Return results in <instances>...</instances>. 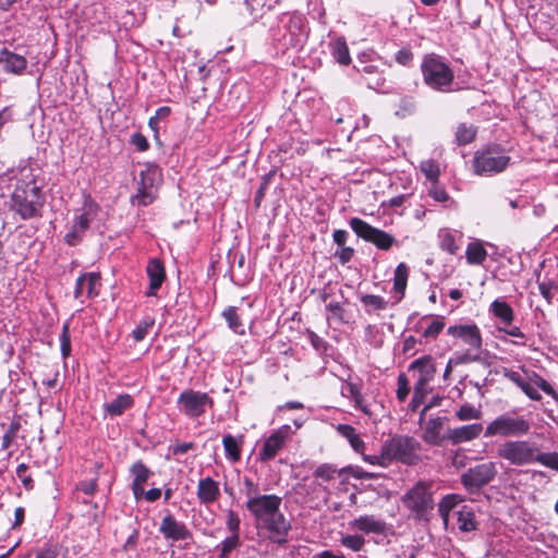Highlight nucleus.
Returning a JSON list of instances; mask_svg holds the SVG:
<instances>
[{"instance_id":"0e129e2a","label":"nucleus","mask_w":558,"mask_h":558,"mask_svg":"<svg viewBox=\"0 0 558 558\" xmlns=\"http://www.w3.org/2000/svg\"><path fill=\"white\" fill-rule=\"evenodd\" d=\"M20 428L19 422H13L2 437V448L8 449Z\"/></svg>"},{"instance_id":"473e14b6","label":"nucleus","mask_w":558,"mask_h":558,"mask_svg":"<svg viewBox=\"0 0 558 558\" xmlns=\"http://www.w3.org/2000/svg\"><path fill=\"white\" fill-rule=\"evenodd\" d=\"M458 527L462 532H471L476 530L477 522L475 521V514L472 509L463 506L461 510L458 511Z\"/></svg>"},{"instance_id":"393cba45","label":"nucleus","mask_w":558,"mask_h":558,"mask_svg":"<svg viewBox=\"0 0 558 558\" xmlns=\"http://www.w3.org/2000/svg\"><path fill=\"white\" fill-rule=\"evenodd\" d=\"M489 311L498 320L497 326H510L514 320V311L506 301L495 300Z\"/></svg>"},{"instance_id":"c756f323","label":"nucleus","mask_w":558,"mask_h":558,"mask_svg":"<svg viewBox=\"0 0 558 558\" xmlns=\"http://www.w3.org/2000/svg\"><path fill=\"white\" fill-rule=\"evenodd\" d=\"M409 276V268L404 263H400L395 270L393 291L399 293L398 302L404 296L407 282Z\"/></svg>"},{"instance_id":"2f4dec72","label":"nucleus","mask_w":558,"mask_h":558,"mask_svg":"<svg viewBox=\"0 0 558 558\" xmlns=\"http://www.w3.org/2000/svg\"><path fill=\"white\" fill-rule=\"evenodd\" d=\"M359 71L365 75L364 78L371 88H379L386 82L383 73H379L377 68L373 64H364L362 69H359Z\"/></svg>"},{"instance_id":"13d9d810","label":"nucleus","mask_w":558,"mask_h":558,"mask_svg":"<svg viewBox=\"0 0 558 558\" xmlns=\"http://www.w3.org/2000/svg\"><path fill=\"white\" fill-rule=\"evenodd\" d=\"M243 484L245 487V496H246L247 500H251L254 498H259L263 496L259 494L258 485L255 484L252 478L245 476L243 478Z\"/></svg>"},{"instance_id":"58836bf2","label":"nucleus","mask_w":558,"mask_h":558,"mask_svg":"<svg viewBox=\"0 0 558 558\" xmlns=\"http://www.w3.org/2000/svg\"><path fill=\"white\" fill-rule=\"evenodd\" d=\"M130 473L133 476V482L135 484L145 485L151 475V471L141 461L134 462L130 468Z\"/></svg>"},{"instance_id":"b1692460","label":"nucleus","mask_w":558,"mask_h":558,"mask_svg":"<svg viewBox=\"0 0 558 558\" xmlns=\"http://www.w3.org/2000/svg\"><path fill=\"white\" fill-rule=\"evenodd\" d=\"M349 524L352 529L359 530L366 534H380L386 529L385 522L379 519H376L374 515H361L352 520Z\"/></svg>"},{"instance_id":"de8ad7c7","label":"nucleus","mask_w":558,"mask_h":558,"mask_svg":"<svg viewBox=\"0 0 558 558\" xmlns=\"http://www.w3.org/2000/svg\"><path fill=\"white\" fill-rule=\"evenodd\" d=\"M421 171L425 177L436 183L440 174L439 167L434 160H425L421 163Z\"/></svg>"},{"instance_id":"49530a36","label":"nucleus","mask_w":558,"mask_h":558,"mask_svg":"<svg viewBox=\"0 0 558 558\" xmlns=\"http://www.w3.org/2000/svg\"><path fill=\"white\" fill-rule=\"evenodd\" d=\"M340 544L353 551H360L365 545V539L361 535H343L340 538Z\"/></svg>"},{"instance_id":"c85d7f7f","label":"nucleus","mask_w":558,"mask_h":558,"mask_svg":"<svg viewBox=\"0 0 558 558\" xmlns=\"http://www.w3.org/2000/svg\"><path fill=\"white\" fill-rule=\"evenodd\" d=\"M463 501V497L458 494H449L442 497L438 504V512L445 524L448 523L450 511Z\"/></svg>"},{"instance_id":"ddd939ff","label":"nucleus","mask_w":558,"mask_h":558,"mask_svg":"<svg viewBox=\"0 0 558 558\" xmlns=\"http://www.w3.org/2000/svg\"><path fill=\"white\" fill-rule=\"evenodd\" d=\"M290 425H282L278 429L274 430L265 439L264 445L258 452L259 460L263 462L272 460L290 438Z\"/></svg>"},{"instance_id":"7ed1b4c3","label":"nucleus","mask_w":558,"mask_h":558,"mask_svg":"<svg viewBox=\"0 0 558 558\" xmlns=\"http://www.w3.org/2000/svg\"><path fill=\"white\" fill-rule=\"evenodd\" d=\"M497 454L512 465L538 462L549 469L554 457V452H542L535 444L526 440H508L498 447Z\"/></svg>"},{"instance_id":"bf43d9fd","label":"nucleus","mask_w":558,"mask_h":558,"mask_svg":"<svg viewBox=\"0 0 558 558\" xmlns=\"http://www.w3.org/2000/svg\"><path fill=\"white\" fill-rule=\"evenodd\" d=\"M336 473H337V469L333 465L325 463V464L319 465L315 470L314 475L316 477H320L325 481H329V480L333 478Z\"/></svg>"},{"instance_id":"774afa93","label":"nucleus","mask_w":558,"mask_h":558,"mask_svg":"<svg viewBox=\"0 0 558 558\" xmlns=\"http://www.w3.org/2000/svg\"><path fill=\"white\" fill-rule=\"evenodd\" d=\"M130 142L140 151H146L149 148L148 141L142 133L132 134Z\"/></svg>"},{"instance_id":"4d7b16f0","label":"nucleus","mask_w":558,"mask_h":558,"mask_svg":"<svg viewBox=\"0 0 558 558\" xmlns=\"http://www.w3.org/2000/svg\"><path fill=\"white\" fill-rule=\"evenodd\" d=\"M349 474L355 478H373V474L364 471L360 466L349 465L339 471V475Z\"/></svg>"},{"instance_id":"423d86ee","label":"nucleus","mask_w":558,"mask_h":558,"mask_svg":"<svg viewBox=\"0 0 558 558\" xmlns=\"http://www.w3.org/2000/svg\"><path fill=\"white\" fill-rule=\"evenodd\" d=\"M433 483L418 481L401 498L403 506L413 513L415 520H430V513L434 510Z\"/></svg>"},{"instance_id":"c03bdc74","label":"nucleus","mask_w":558,"mask_h":558,"mask_svg":"<svg viewBox=\"0 0 558 558\" xmlns=\"http://www.w3.org/2000/svg\"><path fill=\"white\" fill-rule=\"evenodd\" d=\"M156 199V194L153 190L137 187V193L132 196L131 202L133 205L148 206Z\"/></svg>"},{"instance_id":"39448f33","label":"nucleus","mask_w":558,"mask_h":558,"mask_svg":"<svg viewBox=\"0 0 558 558\" xmlns=\"http://www.w3.org/2000/svg\"><path fill=\"white\" fill-rule=\"evenodd\" d=\"M421 444L411 436L395 435L381 446V459L384 463L393 461L405 465H415L420 461Z\"/></svg>"},{"instance_id":"5701e85b","label":"nucleus","mask_w":558,"mask_h":558,"mask_svg":"<svg viewBox=\"0 0 558 558\" xmlns=\"http://www.w3.org/2000/svg\"><path fill=\"white\" fill-rule=\"evenodd\" d=\"M196 495L202 504H213L220 496L219 485L211 477L202 478L198 482Z\"/></svg>"},{"instance_id":"69168bd1","label":"nucleus","mask_w":558,"mask_h":558,"mask_svg":"<svg viewBox=\"0 0 558 558\" xmlns=\"http://www.w3.org/2000/svg\"><path fill=\"white\" fill-rule=\"evenodd\" d=\"M28 466L25 463H21L16 468V475L22 481L24 487L26 489H32L34 487V482L29 475H26Z\"/></svg>"},{"instance_id":"20e7f679","label":"nucleus","mask_w":558,"mask_h":558,"mask_svg":"<svg viewBox=\"0 0 558 558\" xmlns=\"http://www.w3.org/2000/svg\"><path fill=\"white\" fill-rule=\"evenodd\" d=\"M270 35L284 49L301 48L308 37L306 17L298 12L284 13L279 19L278 27L270 28Z\"/></svg>"},{"instance_id":"0eeeda50","label":"nucleus","mask_w":558,"mask_h":558,"mask_svg":"<svg viewBox=\"0 0 558 558\" xmlns=\"http://www.w3.org/2000/svg\"><path fill=\"white\" fill-rule=\"evenodd\" d=\"M424 83L438 92H448L453 82L454 74L441 57L426 54L421 64Z\"/></svg>"},{"instance_id":"c9c22d12","label":"nucleus","mask_w":558,"mask_h":558,"mask_svg":"<svg viewBox=\"0 0 558 558\" xmlns=\"http://www.w3.org/2000/svg\"><path fill=\"white\" fill-rule=\"evenodd\" d=\"M465 257L471 265H482L487 257V252L482 243L471 242L466 247Z\"/></svg>"},{"instance_id":"cd10ccee","label":"nucleus","mask_w":558,"mask_h":558,"mask_svg":"<svg viewBox=\"0 0 558 558\" xmlns=\"http://www.w3.org/2000/svg\"><path fill=\"white\" fill-rule=\"evenodd\" d=\"M360 301L364 306L365 313L369 315L378 311H385L388 307V301L380 295L363 294Z\"/></svg>"},{"instance_id":"4be33fe9","label":"nucleus","mask_w":558,"mask_h":558,"mask_svg":"<svg viewBox=\"0 0 558 558\" xmlns=\"http://www.w3.org/2000/svg\"><path fill=\"white\" fill-rule=\"evenodd\" d=\"M146 271L149 278V290L146 292V295L153 296L156 295L157 290L160 289L166 278L163 264L159 259H150Z\"/></svg>"},{"instance_id":"09e8293b","label":"nucleus","mask_w":558,"mask_h":558,"mask_svg":"<svg viewBox=\"0 0 558 558\" xmlns=\"http://www.w3.org/2000/svg\"><path fill=\"white\" fill-rule=\"evenodd\" d=\"M60 348L63 357H68L71 354V337L69 323H65L62 326V331L60 335Z\"/></svg>"},{"instance_id":"6e6552de","label":"nucleus","mask_w":558,"mask_h":558,"mask_svg":"<svg viewBox=\"0 0 558 558\" xmlns=\"http://www.w3.org/2000/svg\"><path fill=\"white\" fill-rule=\"evenodd\" d=\"M531 424L515 412H505L495 417L485 428L484 437H522L530 433Z\"/></svg>"},{"instance_id":"a878e982","label":"nucleus","mask_w":558,"mask_h":558,"mask_svg":"<svg viewBox=\"0 0 558 558\" xmlns=\"http://www.w3.org/2000/svg\"><path fill=\"white\" fill-rule=\"evenodd\" d=\"M133 405V398L123 393L118 396L114 400L105 404V410L112 416L121 415L125 410L130 409Z\"/></svg>"},{"instance_id":"bb28decb","label":"nucleus","mask_w":558,"mask_h":558,"mask_svg":"<svg viewBox=\"0 0 558 558\" xmlns=\"http://www.w3.org/2000/svg\"><path fill=\"white\" fill-rule=\"evenodd\" d=\"M336 428L339 435L348 439L354 451L361 453L363 452L365 448V442L356 434L355 428L353 426L348 424H339Z\"/></svg>"},{"instance_id":"603ef678","label":"nucleus","mask_w":558,"mask_h":558,"mask_svg":"<svg viewBox=\"0 0 558 558\" xmlns=\"http://www.w3.org/2000/svg\"><path fill=\"white\" fill-rule=\"evenodd\" d=\"M398 388H397V399L400 402L405 401L410 393V386H409V379L405 374L401 373L398 376Z\"/></svg>"},{"instance_id":"f03ea898","label":"nucleus","mask_w":558,"mask_h":558,"mask_svg":"<svg viewBox=\"0 0 558 558\" xmlns=\"http://www.w3.org/2000/svg\"><path fill=\"white\" fill-rule=\"evenodd\" d=\"M45 198L32 175L20 179L11 194L10 209L23 220L41 216Z\"/></svg>"},{"instance_id":"864d4df0","label":"nucleus","mask_w":558,"mask_h":558,"mask_svg":"<svg viewBox=\"0 0 558 558\" xmlns=\"http://www.w3.org/2000/svg\"><path fill=\"white\" fill-rule=\"evenodd\" d=\"M240 524L241 520L239 514L233 510H228L226 525L229 532L234 535H240Z\"/></svg>"},{"instance_id":"a19ab883","label":"nucleus","mask_w":558,"mask_h":558,"mask_svg":"<svg viewBox=\"0 0 558 558\" xmlns=\"http://www.w3.org/2000/svg\"><path fill=\"white\" fill-rule=\"evenodd\" d=\"M241 545L240 535L231 534L218 546V558H228L230 553Z\"/></svg>"},{"instance_id":"2eb2a0df","label":"nucleus","mask_w":558,"mask_h":558,"mask_svg":"<svg viewBox=\"0 0 558 558\" xmlns=\"http://www.w3.org/2000/svg\"><path fill=\"white\" fill-rule=\"evenodd\" d=\"M159 532L166 539L172 542L186 541L192 538V533L183 522L178 521L172 514L162 518Z\"/></svg>"},{"instance_id":"680f3d73","label":"nucleus","mask_w":558,"mask_h":558,"mask_svg":"<svg viewBox=\"0 0 558 558\" xmlns=\"http://www.w3.org/2000/svg\"><path fill=\"white\" fill-rule=\"evenodd\" d=\"M531 400L541 401L542 396L536 390V388L530 383V380L524 378L522 384L518 386Z\"/></svg>"},{"instance_id":"a18cd8bd","label":"nucleus","mask_w":558,"mask_h":558,"mask_svg":"<svg viewBox=\"0 0 558 558\" xmlns=\"http://www.w3.org/2000/svg\"><path fill=\"white\" fill-rule=\"evenodd\" d=\"M154 325L155 319L153 317L143 318L132 332L134 340L136 342L144 340V338L147 336L149 328H151Z\"/></svg>"},{"instance_id":"aec40b11","label":"nucleus","mask_w":558,"mask_h":558,"mask_svg":"<svg viewBox=\"0 0 558 558\" xmlns=\"http://www.w3.org/2000/svg\"><path fill=\"white\" fill-rule=\"evenodd\" d=\"M0 63L7 73L22 75L27 66V60L17 53L10 51L8 48L0 49Z\"/></svg>"},{"instance_id":"f257e3e1","label":"nucleus","mask_w":558,"mask_h":558,"mask_svg":"<svg viewBox=\"0 0 558 558\" xmlns=\"http://www.w3.org/2000/svg\"><path fill=\"white\" fill-rule=\"evenodd\" d=\"M282 498L271 494L246 500L245 508L253 515L260 535L270 543L284 546L291 531V522L281 512Z\"/></svg>"},{"instance_id":"3c124183","label":"nucleus","mask_w":558,"mask_h":558,"mask_svg":"<svg viewBox=\"0 0 558 558\" xmlns=\"http://www.w3.org/2000/svg\"><path fill=\"white\" fill-rule=\"evenodd\" d=\"M427 393L428 388H421L414 386L413 396L409 403L410 411L415 412L418 409V407L424 403Z\"/></svg>"},{"instance_id":"dca6fc26","label":"nucleus","mask_w":558,"mask_h":558,"mask_svg":"<svg viewBox=\"0 0 558 558\" xmlns=\"http://www.w3.org/2000/svg\"><path fill=\"white\" fill-rule=\"evenodd\" d=\"M447 332L453 338L461 339L471 350L478 351L482 348L481 331L475 324L450 326Z\"/></svg>"},{"instance_id":"f704fd0d","label":"nucleus","mask_w":558,"mask_h":558,"mask_svg":"<svg viewBox=\"0 0 558 558\" xmlns=\"http://www.w3.org/2000/svg\"><path fill=\"white\" fill-rule=\"evenodd\" d=\"M241 444H242V438L240 440H238L235 437H233L230 434L223 436L222 445L225 448L226 456L230 461L236 462L240 460Z\"/></svg>"},{"instance_id":"72a5a7b5","label":"nucleus","mask_w":558,"mask_h":558,"mask_svg":"<svg viewBox=\"0 0 558 558\" xmlns=\"http://www.w3.org/2000/svg\"><path fill=\"white\" fill-rule=\"evenodd\" d=\"M159 175L160 169L157 166H147L145 170L140 172L138 187L153 190Z\"/></svg>"},{"instance_id":"052dcab7","label":"nucleus","mask_w":558,"mask_h":558,"mask_svg":"<svg viewBox=\"0 0 558 558\" xmlns=\"http://www.w3.org/2000/svg\"><path fill=\"white\" fill-rule=\"evenodd\" d=\"M531 400L541 401L542 396L536 390V388L530 383V380L524 378L522 384L518 386Z\"/></svg>"},{"instance_id":"f8f14e48","label":"nucleus","mask_w":558,"mask_h":558,"mask_svg":"<svg viewBox=\"0 0 558 558\" xmlns=\"http://www.w3.org/2000/svg\"><path fill=\"white\" fill-rule=\"evenodd\" d=\"M496 474V464L494 462H484L468 469L461 475V483L469 493L475 494L490 483Z\"/></svg>"},{"instance_id":"412c9836","label":"nucleus","mask_w":558,"mask_h":558,"mask_svg":"<svg viewBox=\"0 0 558 558\" xmlns=\"http://www.w3.org/2000/svg\"><path fill=\"white\" fill-rule=\"evenodd\" d=\"M100 276L97 272H87L81 275L76 279L74 298L80 299L84 292H86L88 298H94L99 294V291L96 289L99 286Z\"/></svg>"},{"instance_id":"9d476101","label":"nucleus","mask_w":558,"mask_h":558,"mask_svg":"<svg viewBox=\"0 0 558 558\" xmlns=\"http://www.w3.org/2000/svg\"><path fill=\"white\" fill-rule=\"evenodd\" d=\"M177 405L186 417L197 418L205 414L207 408L214 407V400L206 392L185 389L180 393Z\"/></svg>"},{"instance_id":"e433bc0d","label":"nucleus","mask_w":558,"mask_h":558,"mask_svg":"<svg viewBox=\"0 0 558 558\" xmlns=\"http://www.w3.org/2000/svg\"><path fill=\"white\" fill-rule=\"evenodd\" d=\"M523 372L526 375V378L530 380V383L534 386L539 388L542 391H544L546 395L553 397L554 399H558L556 390L551 387V385L542 377L538 373L534 371H527L523 368Z\"/></svg>"},{"instance_id":"37998d69","label":"nucleus","mask_w":558,"mask_h":558,"mask_svg":"<svg viewBox=\"0 0 558 558\" xmlns=\"http://www.w3.org/2000/svg\"><path fill=\"white\" fill-rule=\"evenodd\" d=\"M476 134V130L472 125H466L465 123H461L457 128L456 138L459 145H466L471 143Z\"/></svg>"},{"instance_id":"7c9ffc66","label":"nucleus","mask_w":558,"mask_h":558,"mask_svg":"<svg viewBox=\"0 0 558 558\" xmlns=\"http://www.w3.org/2000/svg\"><path fill=\"white\" fill-rule=\"evenodd\" d=\"M222 316L226 319L228 327L236 335L243 336L245 333L244 324L238 313L235 306H229L222 312Z\"/></svg>"},{"instance_id":"e2e57ef3","label":"nucleus","mask_w":558,"mask_h":558,"mask_svg":"<svg viewBox=\"0 0 558 558\" xmlns=\"http://www.w3.org/2000/svg\"><path fill=\"white\" fill-rule=\"evenodd\" d=\"M444 327L445 323L442 319H435L424 330L423 336L425 338H436L439 335V332L444 329Z\"/></svg>"},{"instance_id":"4c0bfd02","label":"nucleus","mask_w":558,"mask_h":558,"mask_svg":"<svg viewBox=\"0 0 558 558\" xmlns=\"http://www.w3.org/2000/svg\"><path fill=\"white\" fill-rule=\"evenodd\" d=\"M331 53L335 60L340 64L347 65L351 61L347 41L342 37L337 38L331 44Z\"/></svg>"},{"instance_id":"6e6d98bb","label":"nucleus","mask_w":558,"mask_h":558,"mask_svg":"<svg viewBox=\"0 0 558 558\" xmlns=\"http://www.w3.org/2000/svg\"><path fill=\"white\" fill-rule=\"evenodd\" d=\"M452 359L454 361V365L480 362L482 360L480 353L474 352V350L471 349H468L463 354L457 355Z\"/></svg>"},{"instance_id":"1a4fd4ad","label":"nucleus","mask_w":558,"mask_h":558,"mask_svg":"<svg viewBox=\"0 0 558 558\" xmlns=\"http://www.w3.org/2000/svg\"><path fill=\"white\" fill-rule=\"evenodd\" d=\"M509 162L510 156L505 149L499 145H493L475 153L473 167L477 174L484 175L502 172Z\"/></svg>"},{"instance_id":"6ab92c4d","label":"nucleus","mask_w":558,"mask_h":558,"mask_svg":"<svg viewBox=\"0 0 558 558\" xmlns=\"http://www.w3.org/2000/svg\"><path fill=\"white\" fill-rule=\"evenodd\" d=\"M92 217L89 211H84L81 215L75 216L73 225L69 232L64 235V242L70 246L80 244L83 240V235L89 228Z\"/></svg>"},{"instance_id":"f3484780","label":"nucleus","mask_w":558,"mask_h":558,"mask_svg":"<svg viewBox=\"0 0 558 558\" xmlns=\"http://www.w3.org/2000/svg\"><path fill=\"white\" fill-rule=\"evenodd\" d=\"M448 423L447 416L430 417L426 421L422 439L430 446H441L447 440V433L441 434Z\"/></svg>"},{"instance_id":"4468645a","label":"nucleus","mask_w":558,"mask_h":558,"mask_svg":"<svg viewBox=\"0 0 558 558\" xmlns=\"http://www.w3.org/2000/svg\"><path fill=\"white\" fill-rule=\"evenodd\" d=\"M409 371L413 372V376L416 377L415 387L428 388V384L436 374V366L430 355H424L413 361Z\"/></svg>"},{"instance_id":"8fccbe9b","label":"nucleus","mask_w":558,"mask_h":558,"mask_svg":"<svg viewBox=\"0 0 558 558\" xmlns=\"http://www.w3.org/2000/svg\"><path fill=\"white\" fill-rule=\"evenodd\" d=\"M440 248L450 254H456L459 246L456 244L454 236L449 231L440 233Z\"/></svg>"},{"instance_id":"9b49d317","label":"nucleus","mask_w":558,"mask_h":558,"mask_svg":"<svg viewBox=\"0 0 558 558\" xmlns=\"http://www.w3.org/2000/svg\"><path fill=\"white\" fill-rule=\"evenodd\" d=\"M349 225L359 238L373 243L379 250L388 251L396 243L395 236L384 230L371 226L361 218H351Z\"/></svg>"},{"instance_id":"5fc2aeb1","label":"nucleus","mask_w":558,"mask_h":558,"mask_svg":"<svg viewBox=\"0 0 558 558\" xmlns=\"http://www.w3.org/2000/svg\"><path fill=\"white\" fill-rule=\"evenodd\" d=\"M272 175H274V172H269L262 178V183H260L258 190L256 191V194L254 197V203H255L256 207L260 206V203L265 197L266 191L268 189V185L270 183Z\"/></svg>"},{"instance_id":"ea45409f","label":"nucleus","mask_w":558,"mask_h":558,"mask_svg":"<svg viewBox=\"0 0 558 558\" xmlns=\"http://www.w3.org/2000/svg\"><path fill=\"white\" fill-rule=\"evenodd\" d=\"M497 330L515 338V340L511 341L514 345H526L527 337L518 326H513L512 324L510 326H497Z\"/></svg>"},{"instance_id":"338daca9","label":"nucleus","mask_w":558,"mask_h":558,"mask_svg":"<svg viewBox=\"0 0 558 558\" xmlns=\"http://www.w3.org/2000/svg\"><path fill=\"white\" fill-rule=\"evenodd\" d=\"M59 548L54 544H47L45 548L36 551V558H57Z\"/></svg>"},{"instance_id":"a211bd4d","label":"nucleus","mask_w":558,"mask_h":558,"mask_svg":"<svg viewBox=\"0 0 558 558\" xmlns=\"http://www.w3.org/2000/svg\"><path fill=\"white\" fill-rule=\"evenodd\" d=\"M483 432L481 423H472L456 428H447V440L453 445L471 441L477 438Z\"/></svg>"},{"instance_id":"79ce46f5","label":"nucleus","mask_w":558,"mask_h":558,"mask_svg":"<svg viewBox=\"0 0 558 558\" xmlns=\"http://www.w3.org/2000/svg\"><path fill=\"white\" fill-rule=\"evenodd\" d=\"M482 416V411L473 404L465 403L456 411V417L459 421L478 420Z\"/></svg>"}]
</instances>
